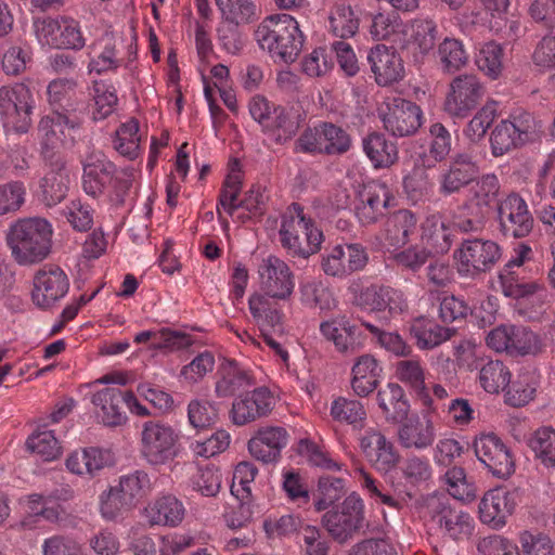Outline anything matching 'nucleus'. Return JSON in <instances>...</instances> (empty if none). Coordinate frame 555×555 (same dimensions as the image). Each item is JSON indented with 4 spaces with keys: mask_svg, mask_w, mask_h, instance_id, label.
Returning a JSON list of instances; mask_svg holds the SVG:
<instances>
[{
    "mask_svg": "<svg viewBox=\"0 0 555 555\" xmlns=\"http://www.w3.org/2000/svg\"><path fill=\"white\" fill-rule=\"evenodd\" d=\"M255 39L274 62L285 64L295 62L304 46L298 22L286 13L267 16L256 28Z\"/></svg>",
    "mask_w": 555,
    "mask_h": 555,
    "instance_id": "1",
    "label": "nucleus"
},
{
    "mask_svg": "<svg viewBox=\"0 0 555 555\" xmlns=\"http://www.w3.org/2000/svg\"><path fill=\"white\" fill-rule=\"evenodd\" d=\"M52 225L40 217L24 218L14 222L8 233L7 243L14 260L22 266L46 259L52 246Z\"/></svg>",
    "mask_w": 555,
    "mask_h": 555,
    "instance_id": "2",
    "label": "nucleus"
},
{
    "mask_svg": "<svg viewBox=\"0 0 555 555\" xmlns=\"http://www.w3.org/2000/svg\"><path fill=\"white\" fill-rule=\"evenodd\" d=\"M279 235L282 247L293 258L308 259L321 249L323 242L322 231L298 203L289 205L282 215Z\"/></svg>",
    "mask_w": 555,
    "mask_h": 555,
    "instance_id": "3",
    "label": "nucleus"
},
{
    "mask_svg": "<svg viewBox=\"0 0 555 555\" xmlns=\"http://www.w3.org/2000/svg\"><path fill=\"white\" fill-rule=\"evenodd\" d=\"M75 109L65 113L51 112L43 116L38 124L41 138V157L47 166L55 169L63 167L64 155L61 147H72L76 143L72 132L79 130L83 122V115L75 114Z\"/></svg>",
    "mask_w": 555,
    "mask_h": 555,
    "instance_id": "4",
    "label": "nucleus"
},
{
    "mask_svg": "<svg viewBox=\"0 0 555 555\" xmlns=\"http://www.w3.org/2000/svg\"><path fill=\"white\" fill-rule=\"evenodd\" d=\"M179 434L159 421H149L142 426L141 456L152 466L172 462L179 454Z\"/></svg>",
    "mask_w": 555,
    "mask_h": 555,
    "instance_id": "5",
    "label": "nucleus"
},
{
    "mask_svg": "<svg viewBox=\"0 0 555 555\" xmlns=\"http://www.w3.org/2000/svg\"><path fill=\"white\" fill-rule=\"evenodd\" d=\"M486 343L494 351L512 357H537L545 350L541 336L522 325L498 326L488 333Z\"/></svg>",
    "mask_w": 555,
    "mask_h": 555,
    "instance_id": "6",
    "label": "nucleus"
},
{
    "mask_svg": "<svg viewBox=\"0 0 555 555\" xmlns=\"http://www.w3.org/2000/svg\"><path fill=\"white\" fill-rule=\"evenodd\" d=\"M34 100L25 85L0 88V116L4 128L15 133H26L31 127Z\"/></svg>",
    "mask_w": 555,
    "mask_h": 555,
    "instance_id": "7",
    "label": "nucleus"
},
{
    "mask_svg": "<svg viewBox=\"0 0 555 555\" xmlns=\"http://www.w3.org/2000/svg\"><path fill=\"white\" fill-rule=\"evenodd\" d=\"M322 522L338 543H346L364 525V504L356 494L348 495L339 509L326 512Z\"/></svg>",
    "mask_w": 555,
    "mask_h": 555,
    "instance_id": "8",
    "label": "nucleus"
},
{
    "mask_svg": "<svg viewBox=\"0 0 555 555\" xmlns=\"http://www.w3.org/2000/svg\"><path fill=\"white\" fill-rule=\"evenodd\" d=\"M496 219L499 230L506 238L528 236L534 223L526 201L517 193H511L498 203Z\"/></svg>",
    "mask_w": 555,
    "mask_h": 555,
    "instance_id": "9",
    "label": "nucleus"
},
{
    "mask_svg": "<svg viewBox=\"0 0 555 555\" xmlns=\"http://www.w3.org/2000/svg\"><path fill=\"white\" fill-rule=\"evenodd\" d=\"M485 92L486 88L476 75H459L450 82L444 109L453 117L464 118L479 105Z\"/></svg>",
    "mask_w": 555,
    "mask_h": 555,
    "instance_id": "10",
    "label": "nucleus"
},
{
    "mask_svg": "<svg viewBox=\"0 0 555 555\" xmlns=\"http://www.w3.org/2000/svg\"><path fill=\"white\" fill-rule=\"evenodd\" d=\"M384 128L395 137L414 134L422 125L418 105L402 98L387 99L379 108Z\"/></svg>",
    "mask_w": 555,
    "mask_h": 555,
    "instance_id": "11",
    "label": "nucleus"
},
{
    "mask_svg": "<svg viewBox=\"0 0 555 555\" xmlns=\"http://www.w3.org/2000/svg\"><path fill=\"white\" fill-rule=\"evenodd\" d=\"M457 253L459 271L472 275L489 272L502 257L498 243L482 238L463 241Z\"/></svg>",
    "mask_w": 555,
    "mask_h": 555,
    "instance_id": "12",
    "label": "nucleus"
},
{
    "mask_svg": "<svg viewBox=\"0 0 555 555\" xmlns=\"http://www.w3.org/2000/svg\"><path fill=\"white\" fill-rule=\"evenodd\" d=\"M477 459L495 477L508 478L515 472V460L509 448L494 434H481L474 441Z\"/></svg>",
    "mask_w": 555,
    "mask_h": 555,
    "instance_id": "13",
    "label": "nucleus"
},
{
    "mask_svg": "<svg viewBox=\"0 0 555 555\" xmlns=\"http://www.w3.org/2000/svg\"><path fill=\"white\" fill-rule=\"evenodd\" d=\"M40 40L57 49L80 50L85 47L79 23L70 17L42 18L35 22Z\"/></svg>",
    "mask_w": 555,
    "mask_h": 555,
    "instance_id": "14",
    "label": "nucleus"
},
{
    "mask_svg": "<svg viewBox=\"0 0 555 555\" xmlns=\"http://www.w3.org/2000/svg\"><path fill=\"white\" fill-rule=\"evenodd\" d=\"M260 287L264 296L287 299L294 289V275L285 261L275 255L263 258L258 266Z\"/></svg>",
    "mask_w": 555,
    "mask_h": 555,
    "instance_id": "15",
    "label": "nucleus"
},
{
    "mask_svg": "<svg viewBox=\"0 0 555 555\" xmlns=\"http://www.w3.org/2000/svg\"><path fill=\"white\" fill-rule=\"evenodd\" d=\"M433 518L437 522L444 534L454 541H464L470 538L474 531V519L470 515L462 509L451 507L447 501L441 498H431L428 500Z\"/></svg>",
    "mask_w": 555,
    "mask_h": 555,
    "instance_id": "16",
    "label": "nucleus"
},
{
    "mask_svg": "<svg viewBox=\"0 0 555 555\" xmlns=\"http://www.w3.org/2000/svg\"><path fill=\"white\" fill-rule=\"evenodd\" d=\"M68 288L69 280L61 268L44 266L34 278L33 301L40 308H50L67 294Z\"/></svg>",
    "mask_w": 555,
    "mask_h": 555,
    "instance_id": "17",
    "label": "nucleus"
},
{
    "mask_svg": "<svg viewBox=\"0 0 555 555\" xmlns=\"http://www.w3.org/2000/svg\"><path fill=\"white\" fill-rule=\"evenodd\" d=\"M320 332L327 341L333 343L335 350L344 356L357 353L364 345L362 332L347 315H337L321 322Z\"/></svg>",
    "mask_w": 555,
    "mask_h": 555,
    "instance_id": "18",
    "label": "nucleus"
},
{
    "mask_svg": "<svg viewBox=\"0 0 555 555\" xmlns=\"http://www.w3.org/2000/svg\"><path fill=\"white\" fill-rule=\"evenodd\" d=\"M273 399L268 388L258 387L237 396L229 412L234 425L244 426L267 416L272 410Z\"/></svg>",
    "mask_w": 555,
    "mask_h": 555,
    "instance_id": "19",
    "label": "nucleus"
},
{
    "mask_svg": "<svg viewBox=\"0 0 555 555\" xmlns=\"http://www.w3.org/2000/svg\"><path fill=\"white\" fill-rule=\"evenodd\" d=\"M360 448L372 467L380 473L390 472L400 461L393 443L382 431L374 428L365 430L360 438Z\"/></svg>",
    "mask_w": 555,
    "mask_h": 555,
    "instance_id": "20",
    "label": "nucleus"
},
{
    "mask_svg": "<svg viewBox=\"0 0 555 555\" xmlns=\"http://www.w3.org/2000/svg\"><path fill=\"white\" fill-rule=\"evenodd\" d=\"M354 304L374 312L388 310L391 314L402 312L406 308L401 291L380 284L361 288L354 297Z\"/></svg>",
    "mask_w": 555,
    "mask_h": 555,
    "instance_id": "21",
    "label": "nucleus"
},
{
    "mask_svg": "<svg viewBox=\"0 0 555 555\" xmlns=\"http://www.w3.org/2000/svg\"><path fill=\"white\" fill-rule=\"evenodd\" d=\"M82 188L88 195L96 197L112 183L115 165L100 151L89 153L83 163Z\"/></svg>",
    "mask_w": 555,
    "mask_h": 555,
    "instance_id": "22",
    "label": "nucleus"
},
{
    "mask_svg": "<svg viewBox=\"0 0 555 555\" xmlns=\"http://www.w3.org/2000/svg\"><path fill=\"white\" fill-rule=\"evenodd\" d=\"M361 204L357 207V217L364 224H373L386 214L393 196L388 186L379 181H372L360 192Z\"/></svg>",
    "mask_w": 555,
    "mask_h": 555,
    "instance_id": "23",
    "label": "nucleus"
},
{
    "mask_svg": "<svg viewBox=\"0 0 555 555\" xmlns=\"http://www.w3.org/2000/svg\"><path fill=\"white\" fill-rule=\"evenodd\" d=\"M215 383L218 398H230L256 385L251 373L233 359L224 358L219 364Z\"/></svg>",
    "mask_w": 555,
    "mask_h": 555,
    "instance_id": "24",
    "label": "nucleus"
},
{
    "mask_svg": "<svg viewBox=\"0 0 555 555\" xmlns=\"http://www.w3.org/2000/svg\"><path fill=\"white\" fill-rule=\"evenodd\" d=\"M479 170L472 155L456 153L452 156L448 169L440 177V193L452 195L470 184Z\"/></svg>",
    "mask_w": 555,
    "mask_h": 555,
    "instance_id": "25",
    "label": "nucleus"
},
{
    "mask_svg": "<svg viewBox=\"0 0 555 555\" xmlns=\"http://www.w3.org/2000/svg\"><path fill=\"white\" fill-rule=\"evenodd\" d=\"M417 232V217L408 209H399L390 214L382 230V242L385 247L399 249L406 245Z\"/></svg>",
    "mask_w": 555,
    "mask_h": 555,
    "instance_id": "26",
    "label": "nucleus"
},
{
    "mask_svg": "<svg viewBox=\"0 0 555 555\" xmlns=\"http://www.w3.org/2000/svg\"><path fill=\"white\" fill-rule=\"evenodd\" d=\"M367 61L379 86H389L402 78V61L393 48L377 44L371 49Z\"/></svg>",
    "mask_w": 555,
    "mask_h": 555,
    "instance_id": "27",
    "label": "nucleus"
},
{
    "mask_svg": "<svg viewBox=\"0 0 555 555\" xmlns=\"http://www.w3.org/2000/svg\"><path fill=\"white\" fill-rule=\"evenodd\" d=\"M287 431L283 427H264L248 441L250 454L263 463L276 461L287 443Z\"/></svg>",
    "mask_w": 555,
    "mask_h": 555,
    "instance_id": "28",
    "label": "nucleus"
},
{
    "mask_svg": "<svg viewBox=\"0 0 555 555\" xmlns=\"http://www.w3.org/2000/svg\"><path fill=\"white\" fill-rule=\"evenodd\" d=\"M515 507L512 494L503 489L489 490L479 504V517L483 524L498 529L505 525L506 518Z\"/></svg>",
    "mask_w": 555,
    "mask_h": 555,
    "instance_id": "29",
    "label": "nucleus"
},
{
    "mask_svg": "<svg viewBox=\"0 0 555 555\" xmlns=\"http://www.w3.org/2000/svg\"><path fill=\"white\" fill-rule=\"evenodd\" d=\"M500 182L495 175H483L468 190L463 209H472L488 218L494 204L498 205Z\"/></svg>",
    "mask_w": 555,
    "mask_h": 555,
    "instance_id": "30",
    "label": "nucleus"
},
{
    "mask_svg": "<svg viewBox=\"0 0 555 555\" xmlns=\"http://www.w3.org/2000/svg\"><path fill=\"white\" fill-rule=\"evenodd\" d=\"M126 392L116 387H106L92 396L96 417L106 426H119L126 421L121 410Z\"/></svg>",
    "mask_w": 555,
    "mask_h": 555,
    "instance_id": "31",
    "label": "nucleus"
},
{
    "mask_svg": "<svg viewBox=\"0 0 555 555\" xmlns=\"http://www.w3.org/2000/svg\"><path fill=\"white\" fill-rule=\"evenodd\" d=\"M76 87L77 82L68 78L54 79L48 85L47 94L52 112L67 114V111L75 109V114L86 115V104L75 99Z\"/></svg>",
    "mask_w": 555,
    "mask_h": 555,
    "instance_id": "32",
    "label": "nucleus"
},
{
    "mask_svg": "<svg viewBox=\"0 0 555 555\" xmlns=\"http://www.w3.org/2000/svg\"><path fill=\"white\" fill-rule=\"evenodd\" d=\"M109 460L111 456L107 451L87 448L70 453L66 459V467L73 474L93 477L108 464Z\"/></svg>",
    "mask_w": 555,
    "mask_h": 555,
    "instance_id": "33",
    "label": "nucleus"
},
{
    "mask_svg": "<svg viewBox=\"0 0 555 555\" xmlns=\"http://www.w3.org/2000/svg\"><path fill=\"white\" fill-rule=\"evenodd\" d=\"M410 333L420 349H433L449 340L455 331L443 327L433 320L417 318L411 323Z\"/></svg>",
    "mask_w": 555,
    "mask_h": 555,
    "instance_id": "34",
    "label": "nucleus"
},
{
    "mask_svg": "<svg viewBox=\"0 0 555 555\" xmlns=\"http://www.w3.org/2000/svg\"><path fill=\"white\" fill-rule=\"evenodd\" d=\"M380 371L382 369L373 356L363 354L359 357L352 366L351 386L353 391L360 397L373 392L378 386Z\"/></svg>",
    "mask_w": 555,
    "mask_h": 555,
    "instance_id": "35",
    "label": "nucleus"
},
{
    "mask_svg": "<svg viewBox=\"0 0 555 555\" xmlns=\"http://www.w3.org/2000/svg\"><path fill=\"white\" fill-rule=\"evenodd\" d=\"M435 438V427L429 420H411L402 424L398 430L399 442L405 449H426L433 444Z\"/></svg>",
    "mask_w": 555,
    "mask_h": 555,
    "instance_id": "36",
    "label": "nucleus"
},
{
    "mask_svg": "<svg viewBox=\"0 0 555 555\" xmlns=\"http://www.w3.org/2000/svg\"><path fill=\"white\" fill-rule=\"evenodd\" d=\"M362 146L365 155L375 168H387L398 159L397 145L386 139L383 133L372 132L363 138Z\"/></svg>",
    "mask_w": 555,
    "mask_h": 555,
    "instance_id": "37",
    "label": "nucleus"
},
{
    "mask_svg": "<svg viewBox=\"0 0 555 555\" xmlns=\"http://www.w3.org/2000/svg\"><path fill=\"white\" fill-rule=\"evenodd\" d=\"M149 522L154 526L179 525L184 517L183 504L173 495H164L145 508Z\"/></svg>",
    "mask_w": 555,
    "mask_h": 555,
    "instance_id": "38",
    "label": "nucleus"
},
{
    "mask_svg": "<svg viewBox=\"0 0 555 555\" xmlns=\"http://www.w3.org/2000/svg\"><path fill=\"white\" fill-rule=\"evenodd\" d=\"M270 299L261 294H253L248 299L249 311L261 333H282L281 312Z\"/></svg>",
    "mask_w": 555,
    "mask_h": 555,
    "instance_id": "39",
    "label": "nucleus"
},
{
    "mask_svg": "<svg viewBox=\"0 0 555 555\" xmlns=\"http://www.w3.org/2000/svg\"><path fill=\"white\" fill-rule=\"evenodd\" d=\"M502 293L514 299L524 298L541 289V285L534 281H526L522 268L506 263L499 272Z\"/></svg>",
    "mask_w": 555,
    "mask_h": 555,
    "instance_id": "40",
    "label": "nucleus"
},
{
    "mask_svg": "<svg viewBox=\"0 0 555 555\" xmlns=\"http://www.w3.org/2000/svg\"><path fill=\"white\" fill-rule=\"evenodd\" d=\"M50 171L42 178L41 201L49 207L60 204L67 194L69 177L66 170V160L63 159V167L55 169L48 166Z\"/></svg>",
    "mask_w": 555,
    "mask_h": 555,
    "instance_id": "41",
    "label": "nucleus"
},
{
    "mask_svg": "<svg viewBox=\"0 0 555 555\" xmlns=\"http://www.w3.org/2000/svg\"><path fill=\"white\" fill-rule=\"evenodd\" d=\"M377 401L388 420L401 422L406 418L410 406L400 385L388 384L384 389L378 391Z\"/></svg>",
    "mask_w": 555,
    "mask_h": 555,
    "instance_id": "42",
    "label": "nucleus"
},
{
    "mask_svg": "<svg viewBox=\"0 0 555 555\" xmlns=\"http://www.w3.org/2000/svg\"><path fill=\"white\" fill-rule=\"evenodd\" d=\"M370 34L375 40H388L392 43L402 41L404 24L395 12L377 13L373 15Z\"/></svg>",
    "mask_w": 555,
    "mask_h": 555,
    "instance_id": "43",
    "label": "nucleus"
},
{
    "mask_svg": "<svg viewBox=\"0 0 555 555\" xmlns=\"http://www.w3.org/2000/svg\"><path fill=\"white\" fill-rule=\"evenodd\" d=\"M480 386L489 393H499L511 383V372L500 360L489 359L479 366Z\"/></svg>",
    "mask_w": 555,
    "mask_h": 555,
    "instance_id": "44",
    "label": "nucleus"
},
{
    "mask_svg": "<svg viewBox=\"0 0 555 555\" xmlns=\"http://www.w3.org/2000/svg\"><path fill=\"white\" fill-rule=\"evenodd\" d=\"M330 30L338 38H350L359 29V20L352 8L344 2L336 3L328 16Z\"/></svg>",
    "mask_w": 555,
    "mask_h": 555,
    "instance_id": "45",
    "label": "nucleus"
},
{
    "mask_svg": "<svg viewBox=\"0 0 555 555\" xmlns=\"http://www.w3.org/2000/svg\"><path fill=\"white\" fill-rule=\"evenodd\" d=\"M269 125L263 130L273 138L279 144L289 141L298 131L299 125L294 120L286 109L282 106H273L272 115L268 121Z\"/></svg>",
    "mask_w": 555,
    "mask_h": 555,
    "instance_id": "46",
    "label": "nucleus"
},
{
    "mask_svg": "<svg viewBox=\"0 0 555 555\" xmlns=\"http://www.w3.org/2000/svg\"><path fill=\"white\" fill-rule=\"evenodd\" d=\"M528 446L543 466L555 467V429L551 427L537 429L529 438Z\"/></svg>",
    "mask_w": 555,
    "mask_h": 555,
    "instance_id": "47",
    "label": "nucleus"
},
{
    "mask_svg": "<svg viewBox=\"0 0 555 555\" xmlns=\"http://www.w3.org/2000/svg\"><path fill=\"white\" fill-rule=\"evenodd\" d=\"M116 488L122 493L124 500L134 505L135 502L145 498L151 492L152 482L147 473L135 470L129 475L121 476Z\"/></svg>",
    "mask_w": 555,
    "mask_h": 555,
    "instance_id": "48",
    "label": "nucleus"
},
{
    "mask_svg": "<svg viewBox=\"0 0 555 555\" xmlns=\"http://www.w3.org/2000/svg\"><path fill=\"white\" fill-rule=\"evenodd\" d=\"M447 491L454 499L462 502H472L477 496V489L474 482L467 479L464 468L453 466L443 476Z\"/></svg>",
    "mask_w": 555,
    "mask_h": 555,
    "instance_id": "49",
    "label": "nucleus"
},
{
    "mask_svg": "<svg viewBox=\"0 0 555 555\" xmlns=\"http://www.w3.org/2000/svg\"><path fill=\"white\" fill-rule=\"evenodd\" d=\"M345 481L341 478L324 475L319 478L313 493L317 511H324L345 495Z\"/></svg>",
    "mask_w": 555,
    "mask_h": 555,
    "instance_id": "50",
    "label": "nucleus"
},
{
    "mask_svg": "<svg viewBox=\"0 0 555 555\" xmlns=\"http://www.w3.org/2000/svg\"><path fill=\"white\" fill-rule=\"evenodd\" d=\"M535 376L532 372H522L511 383L505 393V402L518 408L529 403L534 396Z\"/></svg>",
    "mask_w": 555,
    "mask_h": 555,
    "instance_id": "51",
    "label": "nucleus"
},
{
    "mask_svg": "<svg viewBox=\"0 0 555 555\" xmlns=\"http://www.w3.org/2000/svg\"><path fill=\"white\" fill-rule=\"evenodd\" d=\"M216 3L228 23L242 25L257 18V7L253 0H216Z\"/></svg>",
    "mask_w": 555,
    "mask_h": 555,
    "instance_id": "52",
    "label": "nucleus"
},
{
    "mask_svg": "<svg viewBox=\"0 0 555 555\" xmlns=\"http://www.w3.org/2000/svg\"><path fill=\"white\" fill-rule=\"evenodd\" d=\"M438 56L443 73L454 74L466 65L468 55L461 41L446 38L438 47Z\"/></svg>",
    "mask_w": 555,
    "mask_h": 555,
    "instance_id": "53",
    "label": "nucleus"
},
{
    "mask_svg": "<svg viewBox=\"0 0 555 555\" xmlns=\"http://www.w3.org/2000/svg\"><path fill=\"white\" fill-rule=\"evenodd\" d=\"M402 477L411 486L427 483L433 477V467L427 457L418 455L406 456L400 467Z\"/></svg>",
    "mask_w": 555,
    "mask_h": 555,
    "instance_id": "54",
    "label": "nucleus"
},
{
    "mask_svg": "<svg viewBox=\"0 0 555 555\" xmlns=\"http://www.w3.org/2000/svg\"><path fill=\"white\" fill-rule=\"evenodd\" d=\"M27 448L39 455L43 461L57 459L62 453L59 440L53 430H39L33 434L26 441Z\"/></svg>",
    "mask_w": 555,
    "mask_h": 555,
    "instance_id": "55",
    "label": "nucleus"
},
{
    "mask_svg": "<svg viewBox=\"0 0 555 555\" xmlns=\"http://www.w3.org/2000/svg\"><path fill=\"white\" fill-rule=\"evenodd\" d=\"M492 155L502 156L512 150L521 147V143L514 132L512 124L506 119L501 120L492 130L490 135Z\"/></svg>",
    "mask_w": 555,
    "mask_h": 555,
    "instance_id": "56",
    "label": "nucleus"
},
{
    "mask_svg": "<svg viewBox=\"0 0 555 555\" xmlns=\"http://www.w3.org/2000/svg\"><path fill=\"white\" fill-rule=\"evenodd\" d=\"M506 120L512 124L515 135L522 146L538 140L543 132L541 121L528 112L516 113Z\"/></svg>",
    "mask_w": 555,
    "mask_h": 555,
    "instance_id": "57",
    "label": "nucleus"
},
{
    "mask_svg": "<svg viewBox=\"0 0 555 555\" xmlns=\"http://www.w3.org/2000/svg\"><path fill=\"white\" fill-rule=\"evenodd\" d=\"M140 147L139 122L130 119L116 131L115 149L130 159L138 157Z\"/></svg>",
    "mask_w": 555,
    "mask_h": 555,
    "instance_id": "58",
    "label": "nucleus"
},
{
    "mask_svg": "<svg viewBox=\"0 0 555 555\" xmlns=\"http://www.w3.org/2000/svg\"><path fill=\"white\" fill-rule=\"evenodd\" d=\"M331 415L336 421L346 422L360 427L363 426V422L366 418L363 404L358 400H349L346 398H338L333 401Z\"/></svg>",
    "mask_w": 555,
    "mask_h": 555,
    "instance_id": "59",
    "label": "nucleus"
},
{
    "mask_svg": "<svg viewBox=\"0 0 555 555\" xmlns=\"http://www.w3.org/2000/svg\"><path fill=\"white\" fill-rule=\"evenodd\" d=\"M188 417L194 428L205 429L217 422L218 408L216 403L208 400L193 399L188 405Z\"/></svg>",
    "mask_w": 555,
    "mask_h": 555,
    "instance_id": "60",
    "label": "nucleus"
},
{
    "mask_svg": "<svg viewBox=\"0 0 555 555\" xmlns=\"http://www.w3.org/2000/svg\"><path fill=\"white\" fill-rule=\"evenodd\" d=\"M496 117L495 102L486 103L467 124L464 132L472 142H479Z\"/></svg>",
    "mask_w": 555,
    "mask_h": 555,
    "instance_id": "61",
    "label": "nucleus"
},
{
    "mask_svg": "<svg viewBox=\"0 0 555 555\" xmlns=\"http://www.w3.org/2000/svg\"><path fill=\"white\" fill-rule=\"evenodd\" d=\"M425 238L427 245L436 254H446L453 243V229L440 220H431L425 229Z\"/></svg>",
    "mask_w": 555,
    "mask_h": 555,
    "instance_id": "62",
    "label": "nucleus"
},
{
    "mask_svg": "<svg viewBox=\"0 0 555 555\" xmlns=\"http://www.w3.org/2000/svg\"><path fill=\"white\" fill-rule=\"evenodd\" d=\"M94 112L93 119L102 120L109 116L117 105L118 98L114 87L104 81H95L93 85Z\"/></svg>",
    "mask_w": 555,
    "mask_h": 555,
    "instance_id": "63",
    "label": "nucleus"
},
{
    "mask_svg": "<svg viewBox=\"0 0 555 555\" xmlns=\"http://www.w3.org/2000/svg\"><path fill=\"white\" fill-rule=\"evenodd\" d=\"M192 489L203 496H216L221 489V474L214 466L199 468L193 476Z\"/></svg>",
    "mask_w": 555,
    "mask_h": 555,
    "instance_id": "64",
    "label": "nucleus"
}]
</instances>
